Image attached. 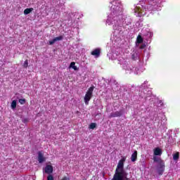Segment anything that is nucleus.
I'll return each mask as SVG.
<instances>
[{"instance_id":"obj_2","label":"nucleus","mask_w":180,"mask_h":180,"mask_svg":"<svg viewBox=\"0 0 180 180\" xmlns=\"http://www.w3.org/2000/svg\"><path fill=\"white\" fill-rule=\"evenodd\" d=\"M94 89H95V87L93 86H91L86 91L84 98L85 105H89V101H91L92 98V94H94Z\"/></svg>"},{"instance_id":"obj_17","label":"nucleus","mask_w":180,"mask_h":180,"mask_svg":"<svg viewBox=\"0 0 180 180\" xmlns=\"http://www.w3.org/2000/svg\"><path fill=\"white\" fill-rule=\"evenodd\" d=\"M70 68L75 70V71H78V68L75 66V62H72L70 63Z\"/></svg>"},{"instance_id":"obj_8","label":"nucleus","mask_w":180,"mask_h":180,"mask_svg":"<svg viewBox=\"0 0 180 180\" xmlns=\"http://www.w3.org/2000/svg\"><path fill=\"white\" fill-rule=\"evenodd\" d=\"M91 56H94L95 57H99L101 56V49H96L91 52Z\"/></svg>"},{"instance_id":"obj_23","label":"nucleus","mask_w":180,"mask_h":180,"mask_svg":"<svg viewBox=\"0 0 180 180\" xmlns=\"http://www.w3.org/2000/svg\"><path fill=\"white\" fill-rule=\"evenodd\" d=\"M47 180H54V176H53V174H49L47 176Z\"/></svg>"},{"instance_id":"obj_5","label":"nucleus","mask_w":180,"mask_h":180,"mask_svg":"<svg viewBox=\"0 0 180 180\" xmlns=\"http://www.w3.org/2000/svg\"><path fill=\"white\" fill-rule=\"evenodd\" d=\"M115 175H118L120 180H130V179L127 178V173L126 172H115Z\"/></svg>"},{"instance_id":"obj_11","label":"nucleus","mask_w":180,"mask_h":180,"mask_svg":"<svg viewBox=\"0 0 180 180\" xmlns=\"http://www.w3.org/2000/svg\"><path fill=\"white\" fill-rule=\"evenodd\" d=\"M153 154L154 155H161L162 154V149L160 148H155L153 150Z\"/></svg>"},{"instance_id":"obj_13","label":"nucleus","mask_w":180,"mask_h":180,"mask_svg":"<svg viewBox=\"0 0 180 180\" xmlns=\"http://www.w3.org/2000/svg\"><path fill=\"white\" fill-rule=\"evenodd\" d=\"M131 161L132 162H135V161H137V150H135L131 156Z\"/></svg>"},{"instance_id":"obj_19","label":"nucleus","mask_w":180,"mask_h":180,"mask_svg":"<svg viewBox=\"0 0 180 180\" xmlns=\"http://www.w3.org/2000/svg\"><path fill=\"white\" fill-rule=\"evenodd\" d=\"M131 59L134 60V61H136L137 60V53L136 52L133 53L131 54Z\"/></svg>"},{"instance_id":"obj_15","label":"nucleus","mask_w":180,"mask_h":180,"mask_svg":"<svg viewBox=\"0 0 180 180\" xmlns=\"http://www.w3.org/2000/svg\"><path fill=\"white\" fill-rule=\"evenodd\" d=\"M174 161H178L179 160V152H177L173 155Z\"/></svg>"},{"instance_id":"obj_25","label":"nucleus","mask_w":180,"mask_h":180,"mask_svg":"<svg viewBox=\"0 0 180 180\" xmlns=\"http://www.w3.org/2000/svg\"><path fill=\"white\" fill-rule=\"evenodd\" d=\"M61 180H70V178L64 176Z\"/></svg>"},{"instance_id":"obj_7","label":"nucleus","mask_w":180,"mask_h":180,"mask_svg":"<svg viewBox=\"0 0 180 180\" xmlns=\"http://www.w3.org/2000/svg\"><path fill=\"white\" fill-rule=\"evenodd\" d=\"M45 174H48L49 175L53 174V166L51 165H46L44 169Z\"/></svg>"},{"instance_id":"obj_16","label":"nucleus","mask_w":180,"mask_h":180,"mask_svg":"<svg viewBox=\"0 0 180 180\" xmlns=\"http://www.w3.org/2000/svg\"><path fill=\"white\" fill-rule=\"evenodd\" d=\"M31 12H33V8H26L24 11V15H29Z\"/></svg>"},{"instance_id":"obj_22","label":"nucleus","mask_w":180,"mask_h":180,"mask_svg":"<svg viewBox=\"0 0 180 180\" xmlns=\"http://www.w3.org/2000/svg\"><path fill=\"white\" fill-rule=\"evenodd\" d=\"M18 101L20 105H25V103H26V98H20Z\"/></svg>"},{"instance_id":"obj_14","label":"nucleus","mask_w":180,"mask_h":180,"mask_svg":"<svg viewBox=\"0 0 180 180\" xmlns=\"http://www.w3.org/2000/svg\"><path fill=\"white\" fill-rule=\"evenodd\" d=\"M143 41H144V39H143L141 35H139L136 39V43H138V44H141Z\"/></svg>"},{"instance_id":"obj_9","label":"nucleus","mask_w":180,"mask_h":180,"mask_svg":"<svg viewBox=\"0 0 180 180\" xmlns=\"http://www.w3.org/2000/svg\"><path fill=\"white\" fill-rule=\"evenodd\" d=\"M38 161L39 164H41L44 162V161H46V158H44V156H43V154L40 152H39L38 153Z\"/></svg>"},{"instance_id":"obj_12","label":"nucleus","mask_w":180,"mask_h":180,"mask_svg":"<svg viewBox=\"0 0 180 180\" xmlns=\"http://www.w3.org/2000/svg\"><path fill=\"white\" fill-rule=\"evenodd\" d=\"M153 161L154 162H158V165H160V164L164 163V160H162L161 158H158L157 156L153 157Z\"/></svg>"},{"instance_id":"obj_4","label":"nucleus","mask_w":180,"mask_h":180,"mask_svg":"<svg viewBox=\"0 0 180 180\" xmlns=\"http://www.w3.org/2000/svg\"><path fill=\"white\" fill-rule=\"evenodd\" d=\"M157 171L158 175H162L164 174V172L165 171V162L160 163V165H158L157 167Z\"/></svg>"},{"instance_id":"obj_10","label":"nucleus","mask_w":180,"mask_h":180,"mask_svg":"<svg viewBox=\"0 0 180 180\" xmlns=\"http://www.w3.org/2000/svg\"><path fill=\"white\" fill-rule=\"evenodd\" d=\"M60 40H63V36L55 37L53 40L49 41V44L50 46H53L56 41H59Z\"/></svg>"},{"instance_id":"obj_21","label":"nucleus","mask_w":180,"mask_h":180,"mask_svg":"<svg viewBox=\"0 0 180 180\" xmlns=\"http://www.w3.org/2000/svg\"><path fill=\"white\" fill-rule=\"evenodd\" d=\"M24 68H27L29 67V60H25L23 63Z\"/></svg>"},{"instance_id":"obj_20","label":"nucleus","mask_w":180,"mask_h":180,"mask_svg":"<svg viewBox=\"0 0 180 180\" xmlns=\"http://www.w3.org/2000/svg\"><path fill=\"white\" fill-rule=\"evenodd\" d=\"M11 109H16V100H13L11 103Z\"/></svg>"},{"instance_id":"obj_1","label":"nucleus","mask_w":180,"mask_h":180,"mask_svg":"<svg viewBox=\"0 0 180 180\" xmlns=\"http://www.w3.org/2000/svg\"><path fill=\"white\" fill-rule=\"evenodd\" d=\"M110 4L112 5L111 9L117 13L123 12V6H122V1L120 0H110Z\"/></svg>"},{"instance_id":"obj_3","label":"nucleus","mask_w":180,"mask_h":180,"mask_svg":"<svg viewBox=\"0 0 180 180\" xmlns=\"http://www.w3.org/2000/svg\"><path fill=\"white\" fill-rule=\"evenodd\" d=\"M126 161V158H122L118 162L115 172H126L123 169L124 167V162Z\"/></svg>"},{"instance_id":"obj_24","label":"nucleus","mask_w":180,"mask_h":180,"mask_svg":"<svg viewBox=\"0 0 180 180\" xmlns=\"http://www.w3.org/2000/svg\"><path fill=\"white\" fill-rule=\"evenodd\" d=\"M146 44H143L140 46L139 49H141V50H143L146 49Z\"/></svg>"},{"instance_id":"obj_6","label":"nucleus","mask_w":180,"mask_h":180,"mask_svg":"<svg viewBox=\"0 0 180 180\" xmlns=\"http://www.w3.org/2000/svg\"><path fill=\"white\" fill-rule=\"evenodd\" d=\"M123 115V111L122 110H120V111H116L115 112H111L110 114V119H112V117H120V116H122Z\"/></svg>"},{"instance_id":"obj_18","label":"nucleus","mask_w":180,"mask_h":180,"mask_svg":"<svg viewBox=\"0 0 180 180\" xmlns=\"http://www.w3.org/2000/svg\"><path fill=\"white\" fill-rule=\"evenodd\" d=\"M96 127V123L95 122H92L89 124V129L94 130V129H95Z\"/></svg>"}]
</instances>
